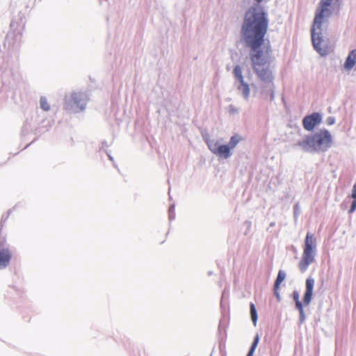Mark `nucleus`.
Segmentation results:
<instances>
[{
    "label": "nucleus",
    "instance_id": "39448f33",
    "mask_svg": "<svg viewBox=\"0 0 356 356\" xmlns=\"http://www.w3.org/2000/svg\"><path fill=\"white\" fill-rule=\"evenodd\" d=\"M316 253V239L312 234L307 232L305 239L302 257L298 265L301 273L305 272L309 266L314 261Z\"/></svg>",
    "mask_w": 356,
    "mask_h": 356
},
{
    "label": "nucleus",
    "instance_id": "9b49d317",
    "mask_svg": "<svg viewBox=\"0 0 356 356\" xmlns=\"http://www.w3.org/2000/svg\"><path fill=\"white\" fill-rule=\"evenodd\" d=\"M356 64V49L351 50L346 58L343 67L346 70L350 71Z\"/></svg>",
    "mask_w": 356,
    "mask_h": 356
},
{
    "label": "nucleus",
    "instance_id": "c85d7f7f",
    "mask_svg": "<svg viewBox=\"0 0 356 356\" xmlns=\"http://www.w3.org/2000/svg\"><path fill=\"white\" fill-rule=\"evenodd\" d=\"M254 1L257 3V4L252 6H252H261H261L259 5V3H261L264 0H254ZM251 8V6L249 8ZM262 8L264 9V8L263 6H262Z\"/></svg>",
    "mask_w": 356,
    "mask_h": 356
},
{
    "label": "nucleus",
    "instance_id": "cd10ccee",
    "mask_svg": "<svg viewBox=\"0 0 356 356\" xmlns=\"http://www.w3.org/2000/svg\"><path fill=\"white\" fill-rule=\"evenodd\" d=\"M351 196L353 199H356V183L353 185Z\"/></svg>",
    "mask_w": 356,
    "mask_h": 356
},
{
    "label": "nucleus",
    "instance_id": "f8f14e48",
    "mask_svg": "<svg viewBox=\"0 0 356 356\" xmlns=\"http://www.w3.org/2000/svg\"><path fill=\"white\" fill-rule=\"evenodd\" d=\"M216 155L223 159H228L232 156L231 149L227 145L220 144V147H218Z\"/></svg>",
    "mask_w": 356,
    "mask_h": 356
},
{
    "label": "nucleus",
    "instance_id": "412c9836",
    "mask_svg": "<svg viewBox=\"0 0 356 356\" xmlns=\"http://www.w3.org/2000/svg\"><path fill=\"white\" fill-rule=\"evenodd\" d=\"M259 341V337L258 334H257L254 337L253 341H252V343L251 344V346H250L249 350H252V351L254 352L255 349L257 348V347L258 346Z\"/></svg>",
    "mask_w": 356,
    "mask_h": 356
},
{
    "label": "nucleus",
    "instance_id": "72a5a7b5",
    "mask_svg": "<svg viewBox=\"0 0 356 356\" xmlns=\"http://www.w3.org/2000/svg\"><path fill=\"white\" fill-rule=\"evenodd\" d=\"M208 274H209V275H212V272H211V271H209V272L208 273Z\"/></svg>",
    "mask_w": 356,
    "mask_h": 356
},
{
    "label": "nucleus",
    "instance_id": "a211bd4d",
    "mask_svg": "<svg viewBox=\"0 0 356 356\" xmlns=\"http://www.w3.org/2000/svg\"><path fill=\"white\" fill-rule=\"evenodd\" d=\"M18 207V204H15L13 208L10 209L6 214H3L1 216V222H0V232L1 231L2 227H3L4 223L6 222L10 215Z\"/></svg>",
    "mask_w": 356,
    "mask_h": 356
},
{
    "label": "nucleus",
    "instance_id": "f03ea898",
    "mask_svg": "<svg viewBox=\"0 0 356 356\" xmlns=\"http://www.w3.org/2000/svg\"><path fill=\"white\" fill-rule=\"evenodd\" d=\"M342 0H321L319 7L316 10L315 17L311 28L312 42L314 49L321 55L326 56L328 54L327 48H322L321 44L323 40L322 24L325 17H329L331 15V11L329 10L332 3L340 5Z\"/></svg>",
    "mask_w": 356,
    "mask_h": 356
},
{
    "label": "nucleus",
    "instance_id": "2eb2a0df",
    "mask_svg": "<svg viewBox=\"0 0 356 356\" xmlns=\"http://www.w3.org/2000/svg\"><path fill=\"white\" fill-rule=\"evenodd\" d=\"M241 140H243V137L238 134H235L230 138L227 145L231 149H234Z\"/></svg>",
    "mask_w": 356,
    "mask_h": 356
},
{
    "label": "nucleus",
    "instance_id": "423d86ee",
    "mask_svg": "<svg viewBox=\"0 0 356 356\" xmlns=\"http://www.w3.org/2000/svg\"><path fill=\"white\" fill-rule=\"evenodd\" d=\"M314 282L315 281L313 277H308L307 278L305 282V291L303 296L302 302L300 301L295 303L296 308L299 312L298 324L300 325H302L306 319V316L305 314V311L303 308V304L305 305H308L310 304L313 296Z\"/></svg>",
    "mask_w": 356,
    "mask_h": 356
},
{
    "label": "nucleus",
    "instance_id": "b1692460",
    "mask_svg": "<svg viewBox=\"0 0 356 356\" xmlns=\"http://www.w3.org/2000/svg\"><path fill=\"white\" fill-rule=\"evenodd\" d=\"M299 215H300V209H299L298 204L297 203L293 207V216H294L295 219H296Z\"/></svg>",
    "mask_w": 356,
    "mask_h": 356
},
{
    "label": "nucleus",
    "instance_id": "6e6552de",
    "mask_svg": "<svg viewBox=\"0 0 356 356\" xmlns=\"http://www.w3.org/2000/svg\"><path fill=\"white\" fill-rule=\"evenodd\" d=\"M321 121L322 115L320 113L314 112L303 118L302 126L305 130L311 131L314 130L316 126L318 125Z\"/></svg>",
    "mask_w": 356,
    "mask_h": 356
},
{
    "label": "nucleus",
    "instance_id": "0eeeda50",
    "mask_svg": "<svg viewBox=\"0 0 356 356\" xmlns=\"http://www.w3.org/2000/svg\"><path fill=\"white\" fill-rule=\"evenodd\" d=\"M233 74L236 82L238 83L236 86L237 90L240 92L245 100H248L250 95V88L249 84L244 80L242 69L240 65H236L234 66L233 69Z\"/></svg>",
    "mask_w": 356,
    "mask_h": 356
},
{
    "label": "nucleus",
    "instance_id": "9d476101",
    "mask_svg": "<svg viewBox=\"0 0 356 356\" xmlns=\"http://www.w3.org/2000/svg\"><path fill=\"white\" fill-rule=\"evenodd\" d=\"M12 254L8 248L0 249V270L8 266Z\"/></svg>",
    "mask_w": 356,
    "mask_h": 356
},
{
    "label": "nucleus",
    "instance_id": "5701e85b",
    "mask_svg": "<svg viewBox=\"0 0 356 356\" xmlns=\"http://www.w3.org/2000/svg\"><path fill=\"white\" fill-rule=\"evenodd\" d=\"M292 298L296 302H300V294L299 292L296 290H294L292 293Z\"/></svg>",
    "mask_w": 356,
    "mask_h": 356
},
{
    "label": "nucleus",
    "instance_id": "4be33fe9",
    "mask_svg": "<svg viewBox=\"0 0 356 356\" xmlns=\"http://www.w3.org/2000/svg\"><path fill=\"white\" fill-rule=\"evenodd\" d=\"M228 111L231 114H237L239 112L238 108L235 107L234 105L230 104L228 107Z\"/></svg>",
    "mask_w": 356,
    "mask_h": 356
},
{
    "label": "nucleus",
    "instance_id": "1a4fd4ad",
    "mask_svg": "<svg viewBox=\"0 0 356 356\" xmlns=\"http://www.w3.org/2000/svg\"><path fill=\"white\" fill-rule=\"evenodd\" d=\"M22 34L19 32H9L5 40L4 46H8V50L13 49L19 45Z\"/></svg>",
    "mask_w": 356,
    "mask_h": 356
},
{
    "label": "nucleus",
    "instance_id": "393cba45",
    "mask_svg": "<svg viewBox=\"0 0 356 356\" xmlns=\"http://www.w3.org/2000/svg\"><path fill=\"white\" fill-rule=\"evenodd\" d=\"M356 210V199H353L351 202L350 207L348 210V213H353Z\"/></svg>",
    "mask_w": 356,
    "mask_h": 356
},
{
    "label": "nucleus",
    "instance_id": "f3484780",
    "mask_svg": "<svg viewBox=\"0 0 356 356\" xmlns=\"http://www.w3.org/2000/svg\"><path fill=\"white\" fill-rule=\"evenodd\" d=\"M250 309L251 319H252V321L254 325L255 326L257 325V322L258 320V315H257V312L255 305L253 302H250Z\"/></svg>",
    "mask_w": 356,
    "mask_h": 356
},
{
    "label": "nucleus",
    "instance_id": "2f4dec72",
    "mask_svg": "<svg viewBox=\"0 0 356 356\" xmlns=\"http://www.w3.org/2000/svg\"><path fill=\"white\" fill-rule=\"evenodd\" d=\"M245 224L248 226V227H250L251 225V222L250 221H248V220H246L245 222Z\"/></svg>",
    "mask_w": 356,
    "mask_h": 356
},
{
    "label": "nucleus",
    "instance_id": "dca6fc26",
    "mask_svg": "<svg viewBox=\"0 0 356 356\" xmlns=\"http://www.w3.org/2000/svg\"><path fill=\"white\" fill-rule=\"evenodd\" d=\"M286 276V273L283 270H280L277 273V276L275 280L273 286L276 288H280L282 282L285 280Z\"/></svg>",
    "mask_w": 356,
    "mask_h": 356
},
{
    "label": "nucleus",
    "instance_id": "7c9ffc66",
    "mask_svg": "<svg viewBox=\"0 0 356 356\" xmlns=\"http://www.w3.org/2000/svg\"><path fill=\"white\" fill-rule=\"evenodd\" d=\"M107 155H108L109 160L113 162V161H114L113 157L110 154H107Z\"/></svg>",
    "mask_w": 356,
    "mask_h": 356
},
{
    "label": "nucleus",
    "instance_id": "f257e3e1",
    "mask_svg": "<svg viewBox=\"0 0 356 356\" xmlns=\"http://www.w3.org/2000/svg\"><path fill=\"white\" fill-rule=\"evenodd\" d=\"M268 13L261 6L248 8L241 26V41L250 49V59L254 72L263 83L268 86L273 83L275 76L270 69L268 59L261 49L268 28Z\"/></svg>",
    "mask_w": 356,
    "mask_h": 356
},
{
    "label": "nucleus",
    "instance_id": "ddd939ff",
    "mask_svg": "<svg viewBox=\"0 0 356 356\" xmlns=\"http://www.w3.org/2000/svg\"><path fill=\"white\" fill-rule=\"evenodd\" d=\"M261 94L265 95L269 94L270 102H273L275 99V84L272 83L268 86H261Z\"/></svg>",
    "mask_w": 356,
    "mask_h": 356
},
{
    "label": "nucleus",
    "instance_id": "c756f323",
    "mask_svg": "<svg viewBox=\"0 0 356 356\" xmlns=\"http://www.w3.org/2000/svg\"><path fill=\"white\" fill-rule=\"evenodd\" d=\"M254 353V351L249 350L246 356H253Z\"/></svg>",
    "mask_w": 356,
    "mask_h": 356
},
{
    "label": "nucleus",
    "instance_id": "6ab92c4d",
    "mask_svg": "<svg viewBox=\"0 0 356 356\" xmlns=\"http://www.w3.org/2000/svg\"><path fill=\"white\" fill-rule=\"evenodd\" d=\"M40 106L44 111H49L50 110V105L48 103L47 99L44 96H41L40 98Z\"/></svg>",
    "mask_w": 356,
    "mask_h": 356
},
{
    "label": "nucleus",
    "instance_id": "aec40b11",
    "mask_svg": "<svg viewBox=\"0 0 356 356\" xmlns=\"http://www.w3.org/2000/svg\"><path fill=\"white\" fill-rule=\"evenodd\" d=\"M168 218L170 222H172L175 218V205L171 204L168 209Z\"/></svg>",
    "mask_w": 356,
    "mask_h": 356
},
{
    "label": "nucleus",
    "instance_id": "a878e982",
    "mask_svg": "<svg viewBox=\"0 0 356 356\" xmlns=\"http://www.w3.org/2000/svg\"><path fill=\"white\" fill-rule=\"evenodd\" d=\"M279 289L280 288H276L275 286H273L274 295L276 297V299L277 300V301L280 302L281 301V296H280V293L278 291Z\"/></svg>",
    "mask_w": 356,
    "mask_h": 356
},
{
    "label": "nucleus",
    "instance_id": "bb28decb",
    "mask_svg": "<svg viewBox=\"0 0 356 356\" xmlns=\"http://www.w3.org/2000/svg\"><path fill=\"white\" fill-rule=\"evenodd\" d=\"M335 123V118L333 117V116H329L327 119H326V124L327 125H332Z\"/></svg>",
    "mask_w": 356,
    "mask_h": 356
},
{
    "label": "nucleus",
    "instance_id": "7ed1b4c3",
    "mask_svg": "<svg viewBox=\"0 0 356 356\" xmlns=\"http://www.w3.org/2000/svg\"><path fill=\"white\" fill-rule=\"evenodd\" d=\"M332 137L326 129H320L314 134H308L298 140L295 147H299L303 152L316 154L327 152L332 146Z\"/></svg>",
    "mask_w": 356,
    "mask_h": 356
},
{
    "label": "nucleus",
    "instance_id": "4468645a",
    "mask_svg": "<svg viewBox=\"0 0 356 356\" xmlns=\"http://www.w3.org/2000/svg\"><path fill=\"white\" fill-rule=\"evenodd\" d=\"M204 142L208 146L209 149L214 154H216L218 147H220V144L218 141L215 140H211L203 136Z\"/></svg>",
    "mask_w": 356,
    "mask_h": 356
},
{
    "label": "nucleus",
    "instance_id": "20e7f679",
    "mask_svg": "<svg viewBox=\"0 0 356 356\" xmlns=\"http://www.w3.org/2000/svg\"><path fill=\"white\" fill-rule=\"evenodd\" d=\"M89 95L86 92L75 90L65 96L64 108L70 113H79L86 109L89 102Z\"/></svg>",
    "mask_w": 356,
    "mask_h": 356
},
{
    "label": "nucleus",
    "instance_id": "473e14b6",
    "mask_svg": "<svg viewBox=\"0 0 356 356\" xmlns=\"http://www.w3.org/2000/svg\"><path fill=\"white\" fill-rule=\"evenodd\" d=\"M113 166H114L115 168H118V166H117V165L114 163V161H113Z\"/></svg>",
    "mask_w": 356,
    "mask_h": 356
}]
</instances>
